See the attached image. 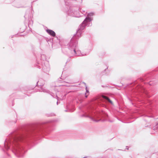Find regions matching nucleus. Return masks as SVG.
I'll return each instance as SVG.
<instances>
[{
	"mask_svg": "<svg viewBox=\"0 0 158 158\" xmlns=\"http://www.w3.org/2000/svg\"><path fill=\"white\" fill-rule=\"evenodd\" d=\"M47 126L44 124L38 125L31 127L18 128L9 135L4 142V148L6 150L10 148L18 157H22L25 152L20 142L27 136L33 135H40L47 132Z\"/></svg>",
	"mask_w": 158,
	"mask_h": 158,
	"instance_id": "nucleus-1",
	"label": "nucleus"
},
{
	"mask_svg": "<svg viewBox=\"0 0 158 158\" xmlns=\"http://www.w3.org/2000/svg\"><path fill=\"white\" fill-rule=\"evenodd\" d=\"M94 15V13L93 12L87 14L84 21L78 27L76 34L74 35L67 45L65 47H62V51L64 53L70 56H81L79 54L80 51L77 48L78 40L81 37L82 31L85 29V27H90L92 25V21L93 19L92 17Z\"/></svg>",
	"mask_w": 158,
	"mask_h": 158,
	"instance_id": "nucleus-2",
	"label": "nucleus"
},
{
	"mask_svg": "<svg viewBox=\"0 0 158 158\" xmlns=\"http://www.w3.org/2000/svg\"><path fill=\"white\" fill-rule=\"evenodd\" d=\"M42 68L43 71L48 74L50 70L49 64L47 61L44 62V64H42Z\"/></svg>",
	"mask_w": 158,
	"mask_h": 158,
	"instance_id": "nucleus-3",
	"label": "nucleus"
},
{
	"mask_svg": "<svg viewBox=\"0 0 158 158\" xmlns=\"http://www.w3.org/2000/svg\"><path fill=\"white\" fill-rule=\"evenodd\" d=\"M77 13V11L72 8H70L67 12V13L68 15L73 17H76Z\"/></svg>",
	"mask_w": 158,
	"mask_h": 158,
	"instance_id": "nucleus-4",
	"label": "nucleus"
},
{
	"mask_svg": "<svg viewBox=\"0 0 158 158\" xmlns=\"http://www.w3.org/2000/svg\"><path fill=\"white\" fill-rule=\"evenodd\" d=\"M90 114V112H88V113L85 112V114H84L81 115V117H84L89 118H90L92 120H93L94 122H98L99 121V120H95L93 117L90 116V115H89Z\"/></svg>",
	"mask_w": 158,
	"mask_h": 158,
	"instance_id": "nucleus-5",
	"label": "nucleus"
},
{
	"mask_svg": "<svg viewBox=\"0 0 158 158\" xmlns=\"http://www.w3.org/2000/svg\"><path fill=\"white\" fill-rule=\"evenodd\" d=\"M63 79L60 78L58 80V81L60 83H61L62 84L60 86H70L68 82H65L63 80Z\"/></svg>",
	"mask_w": 158,
	"mask_h": 158,
	"instance_id": "nucleus-6",
	"label": "nucleus"
},
{
	"mask_svg": "<svg viewBox=\"0 0 158 158\" xmlns=\"http://www.w3.org/2000/svg\"><path fill=\"white\" fill-rule=\"evenodd\" d=\"M40 92H43L44 93H45L47 94H49L50 95L52 96L53 97L54 95V94L50 92L49 90H48L47 89L44 88H42L40 90Z\"/></svg>",
	"mask_w": 158,
	"mask_h": 158,
	"instance_id": "nucleus-7",
	"label": "nucleus"
},
{
	"mask_svg": "<svg viewBox=\"0 0 158 158\" xmlns=\"http://www.w3.org/2000/svg\"><path fill=\"white\" fill-rule=\"evenodd\" d=\"M102 97L104 99L105 102H109L112 105H113V102L108 97L105 96L103 95Z\"/></svg>",
	"mask_w": 158,
	"mask_h": 158,
	"instance_id": "nucleus-8",
	"label": "nucleus"
},
{
	"mask_svg": "<svg viewBox=\"0 0 158 158\" xmlns=\"http://www.w3.org/2000/svg\"><path fill=\"white\" fill-rule=\"evenodd\" d=\"M46 31L49 35L51 36L54 37L56 35V33L55 32L52 30L47 29L46 30Z\"/></svg>",
	"mask_w": 158,
	"mask_h": 158,
	"instance_id": "nucleus-9",
	"label": "nucleus"
},
{
	"mask_svg": "<svg viewBox=\"0 0 158 158\" xmlns=\"http://www.w3.org/2000/svg\"><path fill=\"white\" fill-rule=\"evenodd\" d=\"M86 93L85 94V96L86 98H87L88 97V96L89 95V92L88 90V89H87V87H86Z\"/></svg>",
	"mask_w": 158,
	"mask_h": 158,
	"instance_id": "nucleus-10",
	"label": "nucleus"
},
{
	"mask_svg": "<svg viewBox=\"0 0 158 158\" xmlns=\"http://www.w3.org/2000/svg\"><path fill=\"white\" fill-rule=\"evenodd\" d=\"M18 3H19L18 4L16 5L15 6L17 7V8H20V7H23V6H21L19 3H20V2H18Z\"/></svg>",
	"mask_w": 158,
	"mask_h": 158,
	"instance_id": "nucleus-11",
	"label": "nucleus"
},
{
	"mask_svg": "<svg viewBox=\"0 0 158 158\" xmlns=\"http://www.w3.org/2000/svg\"><path fill=\"white\" fill-rule=\"evenodd\" d=\"M33 23V22L32 21H29V22L28 23V26L29 27H30L32 25Z\"/></svg>",
	"mask_w": 158,
	"mask_h": 158,
	"instance_id": "nucleus-12",
	"label": "nucleus"
},
{
	"mask_svg": "<svg viewBox=\"0 0 158 158\" xmlns=\"http://www.w3.org/2000/svg\"><path fill=\"white\" fill-rule=\"evenodd\" d=\"M80 11L84 15L85 14H86V13H85V11L82 10L81 11V9L80 10Z\"/></svg>",
	"mask_w": 158,
	"mask_h": 158,
	"instance_id": "nucleus-13",
	"label": "nucleus"
},
{
	"mask_svg": "<svg viewBox=\"0 0 158 158\" xmlns=\"http://www.w3.org/2000/svg\"><path fill=\"white\" fill-rule=\"evenodd\" d=\"M81 54L82 55V56H85L87 55V54Z\"/></svg>",
	"mask_w": 158,
	"mask_h": 158,
	"instance_id": "nucleus-14",
	"label": "nucleus"
},
{
	"mask_svg": "<svg viewBox=\"0 0 158 158\" xmlns=\"http://www.w3.org/2000/svg\"><path fill=\"white\" fill-rule=\"evenodd\" d=\"M56 98L57 99V100H58V98H59L57 96V94H56Z\"/></svg>",
	"mask_w": 158,
	"mask_h": 158,
	"instance_id": "nucleus-15",
	"label": "nucleus"
},
{
	"mask_svg": "<svg viewBox=\"0 0 158 158\" xmlns=\"http://www.w3.org/2000/svg\"><path fill=\"white\" fill-rule=\"evenodd\" d=\"M126 148L128 150V147L126 146Z\"/></svg>",
	"mask_w": 158,
	"mask_h": 158,
	"instance_id": "nucleus-16",
	"label": "nucleus"
},
{
	"mask_svg": "<svg viewBox=\"0 0 158 158\" xmlns=\"http://www.w3.org/2000/svg\"><path fill=\"white\" fill-rule=\"evenodd\" d=\"M38 68H39V69H40L41 68V67H40V66H39L38 67Z\"/></svg>",
	"mask_w": 158,
	"mask_h": 158,
	"instance_id": "nucleus-17",
	"label": "nucleus"
},
{
	"mask_svg": "<svg viewBox=\"0 0 158 158\" xmlns=\"http://www.w3.org/2000/svg\"><path fill=\"white\" fill-rule=\"evenodd\" d=\"M65 112H68V111H68V110H65Z\"/></svg>",
	"mask_w": 158,
	"mask_h": 158,
	"instance_id": "nucleus-18",
	"label": "nucleus"
},
{
	"mask_svg": "<svg viewBox=\"0 0 158 158\" xmlns=\"http://www.w3.org/2000/svg\"><path fill=\"white\" fill-rule=\"evenodd\" d=\"M16 120H15L14 121V123H16Z\"/></svg>",
	"mask_w": 158,
	"mask_h": 158,
	"instance_id": "nucleus-19",
	"label": "nucleus"
},
{
	"mask_svg": "<svg viewBox=\"0 0 158 158\" xmlns=\"http://www.w3.org/2000/svg\"><path fill=\"white\" fill-rule=\"evenodd\" d=\"M43 85H40V86H43Z\"/></svg>",
	"mask_w": 158,
	"mask_h": 158,
	"instance_id": "nucleus-20",
	"label": "nucleus"
},
{
	"mask_svg": "<svg viewBox=\"0 0 158 158\" xmlns=\"http://www.w3.org/2000/svg\"><path fill=\"white\" fill-rule=\"evenodd\" d=\"M2 150H3V151L4 152V151H5L4 149L3 148Z\"/></svg>",
	"mask_w": 158,
	"mask_h": 158,
	"instance_id": "nucleus-21",
	"label": "nucleus"
},
{
	"mask_svg": "<svg viewBox=\"0 0 158 158\" xmlns=\"http://www.w3.org/2000/svg\"><path fill=\"white\" fill-rule=\"evenodd\" d=\"M38 82H39V81L37 82V84H38Z\"/></svg>",
	"mask_w": 158,
	"mask_h": 158,
	"instance_id": "nucleus-22",
	"label": "nucleus"
},
{
	"mask_svg": "<svg viewBox=\"0 0 158 158\" xmlns=\"http://www.w3.org/2000/svg\"><path fill=\"white\" fill-rule=\"evenodd\" d=\"M80 0V2H82V0Z\"/></svg>",
	"mask_w": 158,
	"mask_h": 158,
	"instance_id": "nucleus-23",
	"label": "nucleus"
},
{
	"mask_svg": "<svg viewBox=\"0 0 158 158\" xmlns=\"http://www.w3.org/2000/svg\"><path fill=\"white\" fill-rule=\"evenodd\" d=\"M80 0V2H82V0Z\"/></svg>",
	"mask_w": 158,
	"mask_h": 158,
	"instance_id": "nucleus-24",
	"label": "nucleus"
},
{
	"mask_svg": "<svg viewBox=\"0 0 158 158\" xmlns=\"http://www.w3.org/2000/svg\"><path fill=\"white\" fill-rule=\"evenodd\" d=\"M58 102L57 101V105H58Z\"/></svg>",
	"mask_w": 158,
	"mask_h": 158,
	"instance_id": "nucleus-25",
	"label": "nucleus"
},
{
	"mask_svg": "<svg viewBox=\"0 0 158 158\" xmlns=\"http://www.w3.org/2000/svg\"><path fill=\"white\" fill-rule=\"evenodd\" d=\"M151 84L149 83V85H151Z\"/></svg>",
	"mask_w": 158,
	"mask_h": 158,
	"instance_id": "nucleus-26",
	"label": "nucleus"
},
{
	"mask_svg": "<svg viewBox=\"0 0 158 158\" xmlns=\"http://www.w3.org/2000/svg\"><path fill=\"white\" fill-rule=\"evenodd\" d=\"M102 86L104 87V86L103 85H102Z\"/></svg>",
	"mask_w": 158,
	"mask_h": 158,
	"instance_id": "nucleus-27",
	"label": "nucleus"
},
{
	"mask_svg": "<svg viewBox=\"0 0 158 158\" xmlns=\"http://www.w3.org/2000/svg\"><path fill=\"white\" fill-rule=\"evenodd\" d=\"M157 124H158V123H157Z\"/></svg>",
	"mask_w": 158,
	"mask_h": 158,
	"instance_id": "nucleus-28",
	"label": "nucleus"
}]
</instances>
